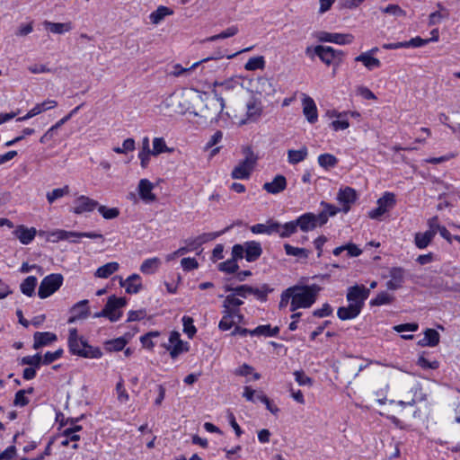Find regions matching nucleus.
<instances>
[{"mask_svg":"<svg viewBox=\"0 0 460 460\" xmlns=\"http://www.w3.org/2000/svg\"><path fill=\"white\" fill-rule=\"evenodd\" d=\"M119 268V265L116 261L108 262L97 269L95 271V277L102 278V279H107L111 275H112L114 272H116Z\"/></svg>","mask_w":460,"mask_h":460,"instance_id":"obj_34","label":"nucleus"},{"mask_svg":"<svg viewBox=\"0 0 460 460\" xmlns=\"http://www.w3.org/2000/svg\"><path fill=\"white\" fill-rule=\"evenodd\" d=\"M50 236L53 238L52 241H59L69 239L70 237H87L91 239H103V235L102 234L93 233V232H73V231H66V230H57L50 234Z\"/></svg>","mask_w":460,"mask_h":460,"instance_id":"obj_13","label":"nucleus"},{"mask_svg":"<svg viewBox=\"0 0 460 460\" xmlns=\"http://www.w3.org/2000/svg\"><path fill=\"white\" fill-rule=\"evenodd\" d=\"M82 349L78 356L86 358H100L102 352L97 347L90 346L85 340H81Z\"/></svg>","mask_w":460,"mask_h":460,"instance_id":"obj_32","label":"nucleus"},{"mask_svg":"<svg viewBox=\"0 0 460 460\" xmlns=\"http://www.w3.org/2000/svg\"><path fill=\"white\" fill-rule=\"evenodd\" d=\"M34 342L33 349H39L40 348L46 346L49 343H52L58 340V337L55 333L49 332H36L33 335Z\"/></svg>","mask_w":460,"mask_h":460,"instance_id":"obj_26","label":"nucleus"},{"mask_svg":"<svg viewBox=\"0 0 460 460\" xmlns=\"http://www.w3.org/2000/svg\"><path fill=\"white\" fill-rule=\"evenodd\" d=\"M13 234L22 244H29L35 238L37 230L34 227L29 228L23 225H20L15 228Z\"/></svg>","mask_w":460,"mask_h":460,"instance_id":"obj_21","label":"nucleus"},{"mask_svg":"<svg viewBox=\"0 0 460 460\" xmlns=\"http://www.w3.org/2000/svg\"><path fill=\"white\" fill-rule=\"evenodd\" d=\"M238 31H239V30H238L237 26H231V27H228L226 30L223 31L222 32H220L219 34L213 35L211 37L205 39L203 41L204 42H212V41H216L217 40L230 38V37L236 35L238 33Z\"/></svg>","mask_w":460,"mask_h":460,"instance_id":"obj_42","label":"nucleus"},{"mask_svg":"<svg viewBox=\"0 0 460 460\" xmlns=\"http://www.w3.org/2000/svg\"><path fill=\"white\" fill-rule=\"evenodd\" d=\"M357 199L356 190L350 187L341 189L337 195V200L342 205V208L340 211L348 213L350 209L351 204L355 203Z\"/></svg>","mask_w":460,"mask_h":460,"instance_id":"obj_14","label":"nucleus"},{"mask_svg":"<svg viewBox=\"0 0 460 460\" xmlns=\"http://www.w3.org/2000/svg\"><path fill=\"white\" fill-rule=\"evenodd\" d=\"M182 323L183 332L187 334V336L190 339H191L197 332V329L193 324V319L190 316H183Z\"/></svg>","mask_w":460,"mask_h":460,"instance_id":"obj_61","label":"nucleus"},{"mask_svg":"<svg viewBox=\"0 0 460 460\" xmlns=\"http://www.w3.org/2000/svg\"><path fill=\"white\" fill-rule=\"evenodd\" d=\"M168 7L159 6L155 12L150 14V20L153 24H158L166 15L172 14Z\"/></svg>","mask_w":460,"mask_h":460,"instance_id":"obj_47","label":"nucleus"},{"mask_svg":"<svg viewBox=\"0 0 460 460\" xmlns=\"http://www.w3.org/2000/svg\"><path fill=\"white\" fill-rule=\"evenodd\" d=\"M393 300V296L389 295L387 292L383 291L377 294V296L370 301V305L373 306H379L390 304Z\"/></svg>","mask_w":460,"mask_h":460,"instance_id":"obj_54","label":"nucleus"},{"mask_svg":"<svg viewBox=\"0 0 460 460\" xmlns=\"http://www.w3.org/2000/svg\"><path fill=\"white\" fill-rule=\"evenodd\" d=\"M395 195L392 192H385L380 199H377V205L383 208L385 212L390 210L395 206Z\"/></svg>","mask_w":460,"mask_h":460,"instance_id":"obj_41","label":"nucleus"},{"mask_svg":"<svg viewBox=\"0 0 460 460\" xmlns=\"http://www.w3.org/2000/svg\"><path fill=\"white\" fill-rule=\"evenodd\" d=\"M98 207V202L86 196H80L75 200V207L72 211L75 214L80 215L84 212H92Z\"/></svg>","mask_w":460,"mask_h":460,"instance_id":"obj_17","label":"nucleus"},{"mask_svg":"<svg viewBox=\"0 0 460 460\" xmlns=\"http://www.w3.org/2000/svg\"><path fill=\"white\" fill-rule=\"evenodd\" d=\"M235 324V320L231 318V314L226 313V310L223 311V317L219 322L218 327L221 331H228Z\"/></svg>","mask_w":460,"mask_h":460,"instance_id":"obj_62","label":"nucleus"},{"mask_svg":"<svg viewBox=\"0 0 460 460\" xmlns=\"http://www.w3.org/2000/svg\"><path fill=\"white\" fill-rule=\"evenodd\" d=\"M284 250L287 255L295 256L298 258L307 259L310 252L305 248L294 247L289 243L284 244Z\"/></svg>","mask_w":460,"mask_h":460,"instance_id":"obj_43","label":"nucleus"},{"mask_svg":"<svg viewBox=\"0 0 460 460\" xmlns=\"http://www.w3.org/2000/svg\"><path fill=\"white\" fill-rule=\"evenodd\" d=\"M241 92V83L233 77L224 81H214L211 84V93L220 103L226 100L234 99Z\"/></svg>","mask_w":460,"mask_h":460,"instance_id":"obj_5","label":"nucleus"},{"mask_svg":"<svg viewBox=\"0 0 460 460\" xmlns=\"http://www.w3.org/2000/svg\"><path fill=\"white\" fill-rule=\"evenodd\" d=\"M126 340L124 338H117L105 342V349L109 351H120L126 346Z\"/></svg>","mask_w":460,"mask_h":460,"instance_id":"obj_55","label":"nucleus"},{"mask_svg":"<svg viewBox=\"0 0 460 460\" xmlns=\"http://www.w3.org/2000/svg\"><path fill=\"white\" fill-rule=\"evenodd\" d=\"M218 270L227 273V274H233L237 272L239 270V265L234 259H229L226 261L220 262L217 266Z\"/></svg>","mask_w":460,"mask_h":460,"instance_id":"obj_48","label":"nucleus"},{"mask_svg":"<svg viewBox=\"0 0 460 460\" xmlns=\"http://www.w3.org/2000/svg\"><path fill=\"white\" fill-rule=\"evenodd\" d=\"M302 104L303 113L307 121L311 124L315 123L318 119V113L314 101L311 97L305 95L302 101Z\"/></svg>","mask_w":460,"mask_h":460,"instance_id":"obj_19","label":"nucleus"},{"mask_svg":"<svg viewBox=\"0 0 460 460\" xmlns=\"http://www.w3.org/2000/svg\"><path fill=\"white\" fill-rule=\"evenodd\" d=\"M170 346L167 349H170V355L172 358H177L181 353L189 350V345L187 342H183L181 340V335L178 332L173 331L171 332L169 337Z\"/></svg>","mask_w":460,"mask_h":460,"instance_id":"obj_15","label":"nucleus"},{"mask_svg":"<svg viewBox=\"0 0 460 460\" xmlns=\"http://www.w3.org/2000/svg\"><path fill=\"white\" fill-rule=\"evenodd\" d=\"M243 396L247 401H254V396H256V400H259L261 402H270L269 399L265 395L248 386L245 387Z\"/></svg>","mask_w":460,"mask_h":460,"instance_id":"obj_56","label":"nucleus"},{"mask_svg":"<svg viewBox=\"0 0 460 460\" xmlns=\"http://www.w3.org/2000/svg\"><path fill=\"white\" fill-rule=\"evenodd\" d=\"M67 194H69V186L65 185L63 188L54 189L53 190L47 192L46 198L48 202L52 204L56 199Z\"/></svg>","mask_w":460,"mask_h":460,"instance_id":"obj_46","label":"nucleus"},{"mask_svg":"<svg viewBox=\"0 0 460 460\" xmlns=\"http://www.w3.org/2000/svg\"><path fill=\"white\" fill-rule=\"evenodd\" d=\"M290 288H294L290 308L292 312L298 308L310 307L315 302L317 295L321 290V288L316 284L310 286H294Z\"/></svg>","mask_w":460,"mask_h":460,"instance_id":"obj_4","label":"nucleus"},{"mask_svg":"<svg viewBox=\"0 0 460 460\" xmlns=\"http://www.w3.org/2000/svg\"><path fill=\"white\" fill-rule=\"evenodd\" d=\"M252 93L264 98L273 97L276 93V87L270 79L258 77L252 83Z\"/></svg>","mask_w":460,"mask_h":460,"instance_id":"obj_11","label":"nucleus"},{"mask_svg":"<svg viewBox=\"0 0 460 460\" xmlns=\"http://www.w3.org/2000/svg\"><path fill=\"white\" fill-rule=\"evenodd\" d=\"M223 57H224L223 54H218L217 57H208V58H203L199 61L193 63L190 67H182L181 65L176 64L175 66H173V70L172 71V74L174 76H180V75H183L184 73L196 68L197 66H199V65H201L203 63H209V62L217 63V60L219 58H222Z\"/></svg>","mask_w":460,"mask_h":460,"instance_id":"obj_25","label":"nucleus"},{"mask_svg":"<svg viewBox=\"0 0 460 460\" xmlns=\"http://www.w3.org/2000/svg\"><path fill=\"white\" fill-rule=\"evenodd\" d=\"M119 284L125 288L128 294H137L142 289L141 282H126L120 278Z\"/></svg>","mask_w":460,"mask_h":460,"instance_id":"obj_63","label":"nucleus"},{"mask_svg":"<svg viewBox=\"0 0 460 460\" xmlns=\"http://www.w3.org/2000/svg\"><path fill=\"white\" fill-rule=\"evenodd\" d=\"M359 305L349 304L348 306H341L338 308L337 315L342 320H351L356 318L361 312Z\"/></svg>","mask_w":460,"mask_h":460,"instance_id":"obj_27","label":"nucleus"},{"mask_svg":"<svg viewBox=\"0 0 460 460\" xmlns=\"http://www.w3.org/2000/svg\"><path fill=\"white\" fill-rule=\"evenodd\" d=\"M308 155L306 146H303L299 150L289 149L288 151V160L291 164H296L304 161Z\"/></svg>","mask_w":460,"mask_h":460,"instance_id":"obj_38","label":"nucleus"},{"mask_svg":"<svg viewBox=\"0 0 460 460\" xmlns=\"http://www.w3.org/2000/svg\"><path fill=\"white\" fill-rule=\"evenodd\" d=\"M172 149L167 147L163 137H155L153 140L152 155H158L162 153H171Z\"/></svg>","mask_w":460,"mask_h":460,"instance_id":"obj_45","label":"nucleus"},{"mask_svg":"<svg viewBox=\"0 0 460 460\" xmlns=\"http://www.w3.org/2000/svg\"><path fill=\"white\" fill-rule=\"evenodd\" d=\"M226 291H232L235 296L246 298L248 295H251L252 287L248 285H241L236 288H233L229 285L225 286Z\"/></svg>","mask_w":460,"mask_h":460,"instance_id":"obj_52","label":"nucleus"},{"mask_svg":"<svg viewBox=\"0 0 460 460\" xmlns=\"http://www.w3.org/2000/svg\"><path fill=\"white\" fill-rule=\"evenodd\" d=\"M314 53L327 66L334 65L336 66L341 63L344 56L341 50L322 45H318L314 48Z\"/></svg>","mask_w":460,"mask_h":460,"instance_id":"obj_8","label":"nucleus"},{"mask_svg":"<svg viewBox=\"0 0 460 460\" xmlns=\"http://www.w3.org/2000/svg\"><path fill=\"white\" fill-rule=\"evenodd\" d=\"M63 276L58 273H52L46 276L40 282L38 295L44 299L54 294L63 283Z\"/></svg>","mask_w":460,"mask_h":460,"instance_id":"obj_7","label":"nucleus"},{"mask_svg":"<svg viewBox=\"0 0 460 460\" xmlns=\"http://www.w3.org/2000/svg\"><path fill=\"white\" fill-rule=\"evenodd\" d=\"M279 332V328L275 326L271 328L270 324L259 325L255 329L252 330V336H264V337H274Z\"/></svg>","mask_w":460,"mask_h":460,"instance_id":"obj_35","label":"nucleus"},{"mask_svg":"<svg viewBox=\"0 0 460 460\" xmlns=\"http://www.w3.org/2000/svg\"><path fill=\"white\" fill-rule=\"evenodd\" d=\"M161 261L159 258H151L143 261L140 266V270L144 274H154L159 268Z\"/></svg>","mask_w":460,"mask_h":460,"instance_id":"obj_40","label":"nucleus"},{"mask_svg":"<svg viewBox=\"0 0 460 460\" xmlns=\"http://www.w3.org/2000/svg\"><path fill=\"white\" fill-rule=\"evenodd\" d=\"M440 335L435 329H427L424 332V338L420 340L418 344L421 347H435L439 343Z\"/></svg>","mask_w":460,"mask_h":460,"instance_id":"obj_29","label":"nucleus"},{"mask_svg":"<svg viewBox=\"0 0 460 460\" xmlns=\"http://www.w3.org/2000/svg\"><path fill=\"white\" fill-rule=\"evenodd\" d=\"M98 211L99 213L105 218V219H114L119 217V210L117 208H107L106 206L98 205Z\"/></svg>","mask_w":460,"mask_h":460,"instance_id":"obj_58","label":"nucleus"},{"mask_svg":"<svg viewBox=\"0 0 460 460\" xmlns=\"http://www.w3.org/2000/svg\"><path fill=\"white\" fill-rule=\"evenodd\" d=\"M126 305L127 299L125 297L111 296L103 307L104 312H106V318L112 323L119 321L122 315L119 309L124 307Z\"/></svg>","mask_w":460,"mask_h":460,"instance_id":"obj_9","label":"nucleus"},{"mask_svg":"<svg viewBox=\"0 0 460 460\" xmlns=\"http://www.w3.org/2000/svg\"><path fill=\"white\" fill-rule=\"evenodd\" d=\"M81 340H84L78 335L77 330L72 328L69 330L68 346L69 350L73 355H79L82 349Z\"/></svg>","mask_w":460,"mask_h":460,"instance_id":"obj_28","label":"nucleus"},{"mask_svg":"<svg viewBox=\"0 0 460 460\" xmlns=\"http://www.w3.org/2000/svg\"><path fill=\"white\" fill-rule=\"evenodd\" d=\"M321 206L323 209L319 214L315 215L308 212L296 218L298 227L301 231L308 232L317 226H322L327 223L330 217H334L340 212L339 208L325 201H322Z\"/></svg>","mask_w":460,"mask_h":460,"instance_id":"obj_2","label":"nucleus"},{"mask_svg":"<svg viewBox=\"0 0 460 460\" xmlns=\"http://www.w3.org/2000/svg\"><path fill=\"white\" fill-rule=\"evenodd\" d=\"M390 280L386 283V288L390 290H396L402 286L404 282V270L400 267H394L389 271Z\"/></svg>","mask_w":460,"mask_h":460,"instance_id":"obj_20","label":"nucleus"},{"mask_svg":"<svg viewBox=\"0 0 460 460\" xmlns=\"http://www.w3.org/2000/svg\"><path fill=\"white\" fill-rule=\"evenodd\" d=\"M193 93H184L182 92H173L168 95L158 106L164 114L172 115L173 113L185 114L191 112Z\"/></svg>","mask_w":460,"mask_h":460,"instance_id":"obj_3","label":"nucleus"},{"mask_svg":"<svg viewBox=\"0 0 460 460\" xmlns=\"http://www.w3.org/2000/svg\"><path fill=\"white\" fill-rule=\"evenodd\" d=\"M44 26L47 30L56 34H63L72 30L71 22H51L46 21Z\"/></svg>","mask_w":460,"mask_h":460,"instance_id":"obj_37","label":"nucleus"},{"mask_svg":"<svg viewBox=\"0 0 460 460\" xmlns=\"http://www.w3.org/2000/svg\"><path fill=\"white\" fill-rule=\"evenodd\" d=\"M246 119L241 121V124H245L246 122H254L257 121L263 112V106L261 101L252 95L246 102H245Z\"/></svg>","mask_w":460,"mask_h":460,"instance_id":"obj_10","label":"nucleus"},{"mask_svg":"<svg viewBox=\"0 0 460 460\" xmlns=\"http://www.w3.org/2000/svg\"><path fill=\"white\" fill-rule=\"evenodd\" d=\"M287 188V179L285 176L279 174L270 182H265L262 189L270 194H278Z\"/></svg>","mask_w":460,"mask_h":460,"instance_id":"obj_22","label":"nucleus"},{"mask_svg":"<svg viewBox=\"0 0 460 460\" xmlns=\"http://www.w3.org/2000/svg\"><path fill=\"white\" fill-rule=\"evenodd\" d=\"M244 245V252H245V259L249 262L255 261L258 260L261 253H262V248L259 242L256 241H250L245 242L243 243Z\"/></svg>","mask_w":460,"mask_h":460,"instance_id":"obj_24","label":"nucleus"},{"mask_svg":"<svg viewBox=\"0 0 460 460\" xmlns=\"http://www.w3.org/2000/svg\"><path fill=\"white\" fill-rule=\"evenodd\" d=\"M264 66V58L262 56H258L249 58L244 65V68L248 71H254L257 69H262Z\"/></svg>","mask_w":460,"mask_h":460,"instance_id":"obj_50","label":"nucleus"},{"mask_svg":"<svg viewBox=\"0 0 460 460\" xmlns=\"http://www.w3.org/2000/svg\"><path fill=\"white\" fill-rule=\"evenodd\" d=\"M279 229L276 231V234H279L281 238H288L291 236L298 228L296 219L285 223L284 225L279 223Z\"/></svg>","mask_w":460,"mask_h":460,"instance_id":"obj_36","label":"nucleus"},{"mask_svg":"<svg viewBox=\"0 0 460 460\" xmlns=\"http://www.w3.org/2000/svg\"><path fill=\"white\" fill-rule=\"evenodd\" d=\"M319 40L323 42H332L340 45L349 44L353 41L354 37L351 34L321 32Z\"/></svg>","mask_w":460,"mask_h":460,"instance_id":"obj_18","label":"nucleus"},{"mask_svg":"<svg viewBox=\"0 0 460 460\" xmlns=\"http://www.w3.org/2000/svg\"><path fill=\"white\" fill-rule=\"evenodd\" d=\"M435 236L433 230H428L425 233H416L414 237L415 245L419 249L426 248Z\"/></svg>","mask_w":460,"mask_h":460,"instance_id":"obj_33","label":"nucleus"},{"mask_svg":"<svg viewBox=\"0 0 460 460\" xmlns=\"http://www.w3.org/2000/svg\"><path fill=\"white\" fill-rule=\"evenodd\" d=\"M243 153L244 155V158L239 162L231 172V177L233 179H249L257 164L258 156L250 146L244 147L243 149Z\"/></svg>","mask_w":460,"mask_h":460,"instance_id":"obj_6","label":"nucleus"},{"mask_svg":"<svg viewBox=\"0 0 460 460\" xmlns=\"http://www.w3.org/2000/svg\"><path fill=\"white\" fill-rule=\"evenodd\" d=\"M58 105V102L54 100H47L41 103L36 104L31 110V113L33 116L39 115L43 111H49L50 109L55 108Z\"/></svg>","mask_w":460,"mask_h":460,"instance_id":"obj_51","label":"nucleus"},{"mask_svg":"<svg viewBox=\"0 0 460 460\" xmlns=\"http://www.w3.org/2000/svg\"><path fill=\"white\" fill-rule=\"evenodd\" d=\"M153 189L154 185L149 180H140L138 183V194L141 199H143L146 203L155 201L156 199V197L152 192Z\"/></svg>","mask_w":460,"mask_h":460,"instance_id":"obj_23","label":"nucleus"},{"mask_svg":"<svg viewBox=\"0 0 460 460\" xmlns=\"http://www.w3.org/2000/svg\"><path fill=\"white\" fill-rule=\"evenodd\" d=\"M88 300L84 299L75 304L70 312L72 315L68 319V323H73L77 320L86 319L90 315V308L88 307Z\"/></svg>","mask_w":460,"mask_h":460,"instance_id":"obj_16","label":"nucleus"},{"mask_svg":"<svg viewBox=\"0 0 460 460\" xmlns=\"http://www.w3.org/2000/svg\"><path fill=\"white\" fill-rule=\"evenodd\" d=\"M136 148L135 140L131 137L127 138L123 141L122 146H115L113 147V151L117 154H127L128 152L134 151Z\"/></svg>","mask_w":460,"mask_h":460,"instance_id":"obj_57","label":"nucleus"},{"mask_svg":"<svg viewBox=\"0 0 460 460\" xmlns=\"http://www.w3.org/2000/svg\"><path fill=\"white\" fill-rule=\"evenodd\" d=\"M438 5L440 8V10L443 11L444 13H442L440 11H437V12L430 13L429 21V25H435L439 22L440 19L447 18L449 15L448 12L445 8H443L440 4H438Z\"/></svg>","mask_w":460,"mask_h":460,"instance_id":"obj_64","label":"nucleus"},{"mask_svg":"<svg viewBox=\"0 0 460 460\" xmlns=\"http://www.w3.org/2000/svg\"><path fill=\"white\" fill-rule=\"evenodd\" d=\"M356 62H361L368 70H373L381 66L378 58L372 57L369 52H363L355 58Z\"/></svg>","mask_w":460,"mask_h":460,"instance_id":"obj_31","label":"nucleus"},{"mask_svg":"<svg viewBox=\"0 0 460 460\" xmlns=\"http://www.w3.org/2000/svg\"><path fill=\"white\" fill-rule=\"evenodd\" d=\"M226 103H220L214 97L207 94L193 93L192 107L190 114L198 118L197 123L208 127L217 123L223 114Z\"/></svg>","mask_w":460,"mask_h":460,"instance_id":"obj_1","label":"nucleus"},{"mask_svg":"<svg viewBox=\"0 0 460 460\" xmlns=\"http://www.w3.org/2000/svg\"><path fill=\"white\" fill-rule=\"evenodd\" d=\"M279 229V222L269 221L267 224H256L251 227L253 234H271Z\"/></svg>","mask_w":460,"mask_h":460,"instance_id":"obj_30","label":"nucleus"},{"mask_svg":"<svg viewBox=\"0 0 460 460\" xmlns=\"http://www.w3.org/2000/svg\"><path fill=\"white\" fill-rule=\"evenodd\" d=\"M20 364L22 366L28 365L30 366L29 367H35V369H38L40 365L43 364L42 356L40 353L32 356H25L21 358Z\"/></svg>","mask_w":460,"mask_h":460,"instance_id":"obj_44","label":"nucleus"},{"mask_svg":"<svg viewBox=\"0 0 460 460\" xmlns=\"http://www.w3.org/2000/svg\"><path fill=\"white\" fill-rule=\"evenodd\" d=\"M37 286V278L34 276L27 277L20 286L22 294L28 296H32L35 293V288Z\"/></svg>","mask_w":460,"mask_h":460,"instance_id":"obj_39","label":"nucleus"},{"mask_svg":"<svg viewBox=\"0 0 460 460\" xmlns=\"http://www.w3.org/2000/svg\"><path fill=\"white\" fill-rule=\"evenodd\" d=\"M273 288H270L269 285L263 284L260 288H252L251 295H254L259 300L261 301H266L268 294L272 292Z\"/></svg>","mask_w":460,"mask_h":460,"instance_id":"obj_53","label":"nucleus"},{"mask_svg":"<svg viewBox=\"0 0 460 460\" xmlns=\"http://www.w3.org/2000/svg\"><path fill=\"white\" fill-rule=\"evenodd\" d=\"M243 302L235 297V294H230L226 296V299L223 304L224 310L232 309V308H239L240 305H242Z\"/></svg>","mask_w":460,"mask_h":460,"instance_id":"obj_60","label":"nucleus"},{"mask_svg":"<svg viewBox=\"0 0 460 460\" xmlns=\"http://www.w3.org/2000/svg\"><path fill=\"white\" fill-rule=\"evenodd\" d=\"M369 289L363 285H355L348 289L347 300L349 304L359 305L360 308H363L365 300L369 296Z\"/></svg>","mask_w":460,"mask_h":460,"instance_id":"obj_12","label":"nucleus"},{"mask_svg":"<svg viewBox=\"0 0 460 460\" xmlns=\"http://www.w3.org/2000/svg\"><path fill=\"white\" fill-rule=\"evenodd\" d=\"M61 437L63 438L61 440V445L64 447H67L70 442H76L80 438L79 435L75 434V429H65Z\"/></svg>","mask_w":460,"mask_h":460,"instance_id":"obj_59","label":"nucleus"},{"mask_svg":"<svg viewBox=\"0 0 460 460\" xmlns=\"http://www.w3.org/2000/svg\"><path fill=\"white\" fill-rule=\"evenodd\" d=\"M318 164L324 169H329L338 164V159L333 155L323 154L318 156Z\"/></svg>","mask_w":460,"mask_h":460,"instance_id":"obj_49","label":"nucleus"}]
</instances>
